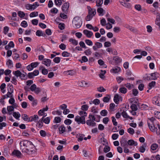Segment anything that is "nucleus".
Returning a JSON list of instances; mask_svg holds the SVG:
<instances>
[{"label":"nucleus","instance_id":"obj_15","mask_svg":"<svg viewBox=\"0 0 160 160\" xmlns=\"http://www.w3.org/2000/svg\"><path fill=\"white\" fill-rule=\"evenodd\" d=\"M46 116H44L42 118L40 119L39 121H38L37 122V127L38 128H41L43 126V119H44V117H45Z\"/></svg>","mask_w":160,"mask_h":160},{"label":"nucleus","instance_id":"obj_58","mask_svg":"<svg viewBox=\"0 0 160 160\" xmlns=\"http://www.w3.org/2000/svg\"><path fill=\"white\" fill-rule=\"evenodd\" d=\"M135 8L137 10L140 11L142 10L141 6L139 4H137L135 6Z\"/></svg>","mask_w":160,"mask_h":160},{"label":"nucleus","instance_id":"obj_16","mask_svg":"<svg viewBox=\"0 0 160 160\" xmlns=\"http://www.w3.org/2000/svg\"><path fill=\"white\" fill-rule=\"evenodd\" d=\"M121 97L119 96L118 94H116L114 97L113 100L116 104H118L120 100V99Z\"/></svg>","mask_w":160,"mask_h":160},{"label":"nucleus","instance_id":"obj_46","mask_svg":"<svg viewBox=\"0 0 160 160\" xmlns=\"http://www.w3.org/2000/svg\"><path fill=\"white\" fill-rule=\"evenodd\" d=\"M61 59L59 57H55L53 60L54 62L56 63H58L60 61Z\"/></svg>","mask_w":160,"mask_h":160},{"label":"nucleus","instance_id":"obj_59","mask_svg":"<svg viewBox=\"0 0 160 160\" xmlns=\"http://www.w3.org/2000/svg\"><path fill=\"white\" fill-rule=\"evenodd\" d=\"M93 17V16L92 15H90L88 14V15L86 17L85 20L86 21H89L92 19Z\"/></svg>","mask_w":160,"mask_h":160},{"label":"nucleus","instance_id":"obj_24","mask_svg":"<svg viewBox=\"0 0 160 160\" xmlns=\"http://www.w3.org/2000/svg\"><path fill=\"white\" fill-rule=\"evenodd\" d=\"M96 9L94 8H93L92 9V10H90L88 11V14L90 15H92V16H94L96 14Z\"/></svg>","mask_w":160,"mask_h":160},{"label":"nucleus","instance_id":"obj_61","mask_svg":"<svg viewBox=\"0 0 160 160\" xmlns=\"http://www.w3.org/2000/svg\"><path fill=\"white\" fill-rule=\"evenodd\" d=\"M119 135L118 134L114 133L112 135V138L113 140L117 139Z\"/></svg>","mask_w":160,"mask_h":160},{"label":"nucleus","instance_id":"obj_12","mask_svg":"<svg viewBox=\"0 0 160 160\" xmlns=\"http://www.w3.org/2000/svg\"><path fill=\"white\" fill-rule=\"evenodd\" d=\"M148 124L149 128L152 132H155V131H156V130H157V128L155 127L154 123H150L148 122Z\"/></svg>","mask_w":160,"mask_h":160},{"label":"nucleus","instance_id":"obj_40","mask_svg":"<svg viewBox=\"0 0 160 160\" xmlns=\"http://www.w3.org/2000/svg\"><path fill=\"white\" fill-rule=\"evenodd\" d=\"M18 14V16L21 18H23L25 16V13L22 11H19Z\"/></svg>","mask_w":160,"mask_h":160},{"label":"nucleus","instance_id":"obj_41","mask_svg":"<svg viewBox=\"0 0 160 160\" xmlns=\"http://www.w3.org/2000/svg\"><path fill=\"white\" fill-rule=\"evenodd\" d=\"M70 53L66 51H64L62 53V55L64 57H68L70 56Z\"/></svg>","mask_w":160,"mask_h":160},{"label":"nucleus","instance_id":"obj_9","mask_svg":"<svg viewBox=\"0 0 160 160\" xmlns=\"http://www.w3.org/2000/svg\"><path fill=\"white\" fill-rule=\"evenodd\" d=\"M121 145L123 147H125L128 146L127 144V142L126 139L123 137L122 138L120 141Z\"/></svg>","mask_w":160,"mask_h":160},{"label":"nucleus","instance_id":"obj_44","mask_svg":"<svg viewBox=\"0 0 160 160\" xmlns=\"http://www.w3.org/2000/svg\"><path fill=\"white\" fill-rule=\"evenodd\" d=\"M116 80L118 82V83H120L122 81L124 80V79L121 77L118 76L116 78Z\"/></svg>","mask_w":160,"mask_h":160},{"label":"nucleus","instance_id":"obj_49","mask_svg":"<svg viewBox=\"0 0 160 160\" xmlns=\"http://www.w3.org/2000/svg\"><path fill=\"white\" fill-rule=\"evenodd\" d=\"M155 23L158 26L159 28L160 29V17L156 19L155 21Z\"/></svg>","mask_w":160,"mask_h":160},{"label":"nucleus","instance_id":"obj_17","mask_svg":"<svg viewBox=\"0 0 160 160\" xmlns=\"http://www.w3.org/2000/svg\"><path fill=\"white\" fill-rule=\"evenodd\" d=\"M86 123L88 125L92 126H94L96 124V123L92 121L90 119L87 120Z\"/></svg>","mask_w":160,"mask_h":160},{"label":"nucleus","instance_id":"obj_19","mask_svg":"<svg viewBox=\"0 0 160 160\" xmlns=\"http://www.w3.org/2000/svg\"><path fill=\"white\" fill-rule=\"evenodd\" d=\"M25 7L27 9L31 11L34 10L35 9V7H32V4H29L25 5Z\"/></svg>","mask_w":160,"mask_h":160},{"label":"nucleus","instance_id":"obj_4","mask_svg":"<svg viewBox=\"0 0 160 160\" xmlns=\"http://www.w3.org/2000/svg\"><path fill=\"white\" fill-rule=\"evenodd\" d=\"M32 146H30L27 150L26 151L25 153H27L28 155H32L34 154L37 151V149L36 147L32 144Z\"/></svg>","mask_w":160,"mask_h":160},{"label":"nucleus","instance_id":"obj_27","mask_svg":"<svg viewBox=\"0 0 160 160\" xmlns=\"http://www.w3.org/2000/svg\"><path fill=\"white\" fill-rule=\"evenodd\" d=\"M108 97H104L102 99V101L104 102H109L110 99V97L109 95H107Z\"/></svg>","mask_w":160,"mask_h":160},{"label":"nucleus","instance_id":"obj_26","mask_svg":"<svg viewBox=\"0 0 160 160\" xmlns=\"http://www.w3.org/2000/svg\"><path fill=\"white\" fill-rule=\"evenodd\" d=\"M7 65H8V67L9 68H11L13 67V63L12 61L10 60L9 59L6 63Z\"/></svg>","mask_w":160,"mask_h":160},{"label":"nucleus","instance_id":"obj_6","mask_svg":"<svg viewBox=\"0 0 160 160\" xmlns=\"http://www.w3.org/2000/svg\"><path fill=\"white\" fill-rule=\"evenodd\" d=\"M102 46V44L99 42H95L94 45L92 47V48L94 51H97L98 49L101 48Z\"/></svg>","mask_w":160,"mask_h":160},{"label":"nucleus","instance_id":"obj_2","mask_svg":"<svg viewBox=\"0 0 160 160\" xmlns=\"http://www.w3.org/2000/svg\"><path fill=\"white\" fill-rule=\"evenodd\" d=\"M33 143L30 141L28 140H23L20 142L21 149L22 152L25 153L27 149L30 146H32Z\"/></svg>","mask_w":160,"mask_h":160},{"label":"nucleus","instance_id":"obj_57","mask_svg":"<svg viewBox=\"0 0 160 160\" xmlns=\"http://www.w3.org/2000/svg\"><path fill=\"white\" fill-rule=\"evenodd\" d=\"M21 25L23 28H26L28 26V24L25 21H23L21 22Z\"/></svg>","mask_w":160,"mask_h":160},{"label":"nucleus","instance_id":"obj_5","mask_svg":"<svg viewBox=\"0 0 160 160\" xmlns=\"http://www.w3.org/2000/svg\"><path fill=\"white\" fill-rule=\"evenodd\" d=\"M69 7V3L68 2L64 3L62 5V10L64 13H68Z\"/></svg>","mask_w":160,"mask_h":160},{"label":"nucleus","instance_id":"obj_38","mask_svg":"<svg viewBox=\"0 0 160 160\" xmlns=\"http://www.w3.org/2000/svg\"><path fill=\"white\" fill-rule=\"evenodd\" d=\"M88 108V106L87 105L85 104L81 106V109L83 111H87Z\"/></svg>","mask_w":160,"mask_h":160},{"label":"nucleus","instance_id":"obj_47","mask_svg":"<svg viewBox=\"0 0 160 160\" xmlns=\"http://www.w3.org/2000/svg\"><path fill=\"white\" fill-rule=\"evenodd\" d=\"M86 43L89 46H92L93 43L89 39H86L85 40Z\"/></svg>","mask_w":160,"mask_h":160},{"label":"nucleus","instance_id":"obj_22","mask_svg":"<svg viewBox=\"0 0 160 160\" xmlns=\"http://www.w3.org/2000/svg\"><path fill=\"white\" fill-rule=\"evenodd\" d=\"M12 154L15 155L17 157H19L21 155V153L18 150H14L12 153Z\"/></svg>","mask_w":160,"mask_h":160},{"label":"nucleus","instance_id":"obj_11","mask_svg":"<svg viewBox=\"0 0 160 160\" xmlns=\"http://www.w3.org/2000/svg\"><path fill=\"white\" fill-rule=\"evenodd\" d=\"M151 80H155L159 77L160 75L159 73L157 72H155L150 74Z\"/></svg>","mask_w":160,"mask_h":160},{"label":"nucleus","instance_id":"obj_62","mask_svg":"<svg viewBox=\"0 0 160 160\" xmlns=\"http://www.w3.org/2000/svg\"><path fill=\"white\" fill-rule=\"evenodd\" d=\"M50 118L48 117L44 119H43V121L46 124H48L50 122Z\"/></svg>","mask_w":160,"mask_h":160},{"label":"nucleus","instance_id":"obj_36","mask_svg":"<svg viewBox=\"0 0 160 160\" xmlns=\"http://www.w3.org/2000/svg\"><path fill=\"white\" fill-rule=\"evenodd\" d=\"M79 85L82 87H85L86 85H88V83L85 81H82L79 82Z\"/></svg>","mask_w":160,"mask_h":160},{"label":"nucleus","instance_id":"obj_25","mask_svg":"<svg viewBox=\"0 0 160 160\" xmlns=\"http://www.w3.org/2000/svg\"><path fill=\"white\" fill-rule=\"evenodd\" d=\"M120 92L122 93L125 94L127 92V89L124 87H122L119 89Z\"/></svg>","mask_w":160,"mask_h":160},{"label":"nucleus","instance_id":"obj_13","mask_svg":"<svg viewBox=\"0 0 160 160\" xmlns=\"http://www.w3.org/2000/svg\"><path fill=\"white\" fill-rule=\"evenodd\" d=\"M121 71V69L120 67H113L112 69H111L110 72L113 73H116L120 72Z\"/></svg>","mask_w":160,"mask_h":160},{"label":"nucleus","instance_id":"obj_60","mask_svg":"<svg viewBox=\"0 0 160 160\" xmlns=\"http://www.w3.org/2000/svg\"><path fill=\"white\" fill-rule=\"evenodd\" d=\"M154 115L158 119H160V112L155 111L154 112Z\"/></svg>","mask_w":160,"mask_h":160},{"label":"nucleus","instance_id":"obj_1","mask_svg":"<svg viewBox=\"0 0 160 160\" xmlns=\"http://www.w3.org/2000/svg\"><path fill=\"white\" fill-rule=\"evenodd\" d=\"M79 115L81 116L80 117L79 116H76L75 121L78 124L80 123L84 124L86 122L85 120V117L87 116V113L86 112L83 111H80Z\"/></svg>","mask_w":160,"mask_h":160},{"label":"nucleus","instance_id":"obj_45","mask_svg":"<svg viewBox=\"0 0 160 160\" xmlns=\"http://www.w3.org/2000/svg\"><path fill=\"white\" fill-rule=\"evenodd\" d=\"M11 82H12L13 84L14 85H17V81L15 77H13L12 79Z\"/></svg>","mask_w":160,"mask_h":160},{"label":"nucleus","instance_id":"obj_53","mask_svg":"<svg viewBox=\"0 0 160 160\" xmlns=\"http://www.w3.org/2000/svg\"><path fill=\"white\" fill-rule=\"evenodd\" d=\"M7 109L8 112H11L14 110V106H8L7 107Z\"/></svg>","mask_w":160,"mask_h":160},{"label":"nucleus","instance_id":"obj_21","mask_svg":"<svg viewBox=\"0 0 160 160\" xmlns=\"http://www.w3.org/2000/svg\"><path fill=\"white\" fill-rule=\"evenodd\" d=\"M36 35L38 36H45L46 35L42 31L40 30H38L36 33Z\"/></svg>","mask_w":160,"mask_h":160},{"label":"nucleus","instance_id":"obj_54","mask_svg":"<svg viewBox=\"0 0 160 160\" xmlns=\"http://www.w3.org/2000/svg\"><path fill=\"white\" fill-rule=\"evenodd\" d=\"M79 44L80 45V47H81L82 48H84L86 49L87 48V47L86 46L84 42L82 41H81L79 43Z\"/></svg>","mask_w":160,"mask_h":160},{"label":"nucleus","instance_id":"obj_14","mask_svg":"<svg viewBox=\"0 0 160 160\" xmlns=\"http://www.w3.org/2000/svg\"><path fill=\"white\" fill-rule=\"evenodd\" d=\"M42 63L46 66L49 67L51 65V60L49 59L45 58L43 60Z\"/></svg>","mask_w":160,"mask_h":160},{"label":"nucleus","instance_id":"obj_50","mask_svg":"<svg viewBox=\"0 0 160 160\" xmlns=\"http://www.w3.org/2000/svg\"><path fill=\"white\" fill-rule=\"evenodd\" d=\"M97 12L98 13H100V15L102 14V15H103V14H102L104 12V10L102 8H99L97 9Z\"/></svg>","mask_w":160,"mask_h":160},{"label":"nucleus","instance_id":"obj_31","mask_svg":"<svg viewBox=\"0 0 160 160\" xmlns=\"http://www.w3.org/2000/svg\"><path fill=\"white\" fill-rule=\"evenodd\" d=\"M96 6L101 7L103 3V0H97L96 1Z\"/></svg>","mask_w":160,"mask_h":160},{"label":"nucleus","instance_id":"obj_28","mask_svg":"<svg viewBox=\"0 0 160 160\" xmlns=\"http://www.w3.org/2000/svg\"><path fill=\"white\" fill-rule=\"evenodd\" d=\"M21 73V72L19 70L14 71L13 72V74L17 78L20 77Z\"/></svg>","mask_w":160,"mask_h":160},{"label":"nucleus","instance_id":"obj_35","mask_svg":"<svg viewBox=\"0 0 160 160\" xmlns=\"http://www.w3.org/2000/svg\"><path fill=\"white\" fill-rule=\"evenodd\" d=\"M38 12H31L29 15L31 18L36 17L38 16Z\"/></svg>","mask_w":160,"mask_h":160},{"label":"nucleus","instance_id":"obj_64","mask_svg":"<svg viewBox=\"0 0 160 160\" xmlns=\"http://www.w3.org/2000/svg\"><path fill=\"white\" fill-rule=\"evenodd\" d=\"M111 45V43L109 42H106L104 43V46L106 48L109 47Z\"/></svg>","mask_w":160,"mask_h":160},{"label":"nucleus","instance_id":"obj_63","mask_svg":"<svg viewBox=\"0 0 160 160\" xmlns=\"http://www.w3.org/2000/svg\"><path fill=\"white\" fill-rule=\"evenodd\" d=\"M65 25L64 23H60L58 25V28L61 30H62L64 29Z\"/></svg>","mask_w":160,"mask_h":160},{"label":"nucleus","instance_id":"obj_48","mask_svg":"<svg viewBox=\"0 0 160 160\" xmlns=\"http://www.w3.org/2000/svg\"><path fill=\"white\" fill-rule=\"evenodd\" d=\"M130 108L133 111H136L138 110V108L136 105L134 104H132Z\"/></svg>","mask_w":160,"mask_h":160},{"label":"nucleus","instance_id":"obj_23","mask_svg":"<svg viewBox=\"0 0 160 160\" xmlns=\"http://www.w3.org/2000/svg\"><path fill=\"white\" fill-rule=\"evenodd\" d=\"M13 116L16 119H19V118L20 117V114L18 112H14L13 113Z\"/></svg>","mask_w":160,"mask_h":160},{"label":"nucleus","instance_id":"obj_39","mask_svg":"<svg viewBox=\"0 0 160 160\" xmlns=\"http://www.w3.org/2000/svg\"><path fill=\"white\" fill-rule=\"evenodd\" d=\"M108 112L106 110H103L101 111L100 114L102 116H107L108 114Z\"/></svg>","mask_w":160,"mask_h":160},{"label":"nucleus","instance_id":"obj_7","mask_svg":"<svg viewBox=\"0 0 160 160\" xmlns=\"http://www.w3.org/2000/svg\"><path fill=\"white\" fill-rule=\"evenodd\" d=\"M153 103L158 106H160V97H154L152 100Z\"/></svg>","mask_w":160,"mask_h":160},{"label":"nucleus","instance_id":"obj_55","mask_svg":"<svg viewBox=\"0 0 160 160\" xmlns=\"http://www.w3.org/2000/svg\"><path fill=\"white\" fill-rule=\"evenodd\" d=\"M72 121L70 119H66L64 121L65 124L67 125H70L72 123Z\"/></svg>","mask_w":160,"mask_h":160},{"label":"nucleus","instance_id":"obj_56","mask_svg":"<svg viewBox=\"0 0 160 160\" xmlns=\"http://www.w3.org/2000/svg\"><path fill=\"white\" fill-rule=\"evenodd\" d=\"M115 107V104L114 103H111L109 105V109L111 111H113Z\"/></svg>","mask_w":160,"mask_h":160},{"label":"nucleus","instance_id":"obj_51","mask_svg":"<svg viewBox=\"0 0 160 160\" xmlns=\"http://www.w3.org/2000/svg\"><path fill=\"white\" fill-rule=\"evenodd\" d=\"M22 117L24 121H28V116L27 114H22Z\"/></svg>","mask_w":160,"mask_h":160},{"label":"nucleus","instance_id":"obj_20","mask_svg":"<svg viewBox=\"0 0 160 160\" xmlns=\"http://www.w3.org/2000/svg\"><path fill=\"white\" fill-rule=\"evenodd\" d=\"M146 145V144L144 143L143 144L142 146L140 147L139 151L140 152L142 153H143L145 152Z\"/></svg>","mask_w":160,"mask_h":160},{"label":"nucleus","instance_id":"obj_10","mask_svg":"<svg viewBox=\"0 0 160 160\" xmlns=\"http://www.w3.org/2000/svg\"><path fill=\"white\" fill-rule=\"evenodd\" d=\"M83 33L88 38H90L93 35L92 32L87 30H84L83 31Z\"/></svg>","mask_w":160,"mask_h":160},{"label":"nucleus","instance_id":"obj_52","mask_svg":"<svg viewBox=\"0 0 160 160\" xmlns=\"http://www.w3.org/2000/svg\"><path fill=\"white\" fill-rule=\"evenodd\" d=\"M112 120L113 124L114 126H117L118 124L117 122L116 121V119L114 116L112 117Z\"/></svg>","mask_w":160,"mask_h":160},{"label":"nucleus","instance_id":"obj_3","mask_svg":"<svg viewBox=\"0 0 160 160\" xmlns=\"http://www.w3.org/2000/svg\"><path fill=\"white\" fill-rule=\"evenodd\" d=\"M72 23L76 29L79 28L82 25V22L80 18L78 16L75 17L72 21Z\"/></svg>","mask_w":160,"mask_h":160},{"label":"nucleus","instance_id":"obj_33","mask_svg":"<svg viewBox=\"0 0 160 160\" xmlns=\"http://www.w3.org/2000/svg\"><path fill=\"white\" fill-rule=\"evenodd\" d=\"M156 84V82L154 81H152L150 83H149L148 86L149 87V89L152 88L153 87H154Z\"/></svg>","mask_w":160,"mask_h":160},{"label":"nucleus","instance_id":"obj_42","mask_svg":"<svg viewBox=\"0 0 160 160\" xmlns=\"http://www.w3.org/2000/svg\"><path fill=\"white\" fill-rule=\"evenodd\" d=\"M54 121L55 123H58L61 122V118L59 117H56L55 118Z\"/></svg>","mask_w":160,"mask_h":160},{"label":"nucleus","instance_id":"obj_37","mask_svg":"<svg viewBox=\"0 0 160 160\" xmlns=\"http://www.w3.org/2000/svg\"><path fill=\"white\" fill-rule=\"evenodd\" d=\"M40 135L42 137H45L47 136L46 132L43 130H41L40 131Z\"/></svg>","mask_w":160,"mask_h":160},{"label":"nucleus","instance_id":"obj_34","mask_svg":"<svg viewBox=\"0 0 160 160\" xmlns=\"http://www.w3.org/2000/svg\"><path fill=\"white\" fill-rule=\"evenodd\" d=\"M97 90L99 92H105L106 90L103 87L100 86L97 88Z\"/></svg>","mask_w":160,"mask_h":160},{"label":"nucleus","instance_id":"obj_18","mask_svg":"<svg viewBox=\"0 0 160 160\" xmlns=\"http://www.w3.org/2000/svg\"><path fill=\"white\" fill-rule=\"evenodd\" d=\"M85 135L82 134L78 133L76 135V137H79L78 139V141H81L83 140V138L84 137Z\"/></svg>","mask_w":160,"mask_h":160},{"label":"nucleus","instance_id":"obj_30","mask_svg":"<svg viewBox=\"0 0 160 160\" xmlns=\"http://www.w3.org/2000/svg\"><path fill=\"white\" fill-rule=\"evenodd\" d=\"M69 41L70 42H71L73 45H77L78 44V41L75 39L73 38H70L69 40Z\"/></svg>","mask_w":160,"mask_h":160},{"label":"nucleus","instance_id":"obj_29","mask_svg":"<svg viewBox=\"0 0 160 160\" xmlns=\"http://www.w3.org/2000/svg\"><path fill=\"white\" fill-rule=\"evenodd\" d=\"M113 60L117 63H119L121 62L122 59L118 57H114Z\"/></svg>","mask_w":160,"mask_h":160},{"label":"nucleus","instance_id":"obj_43","mask_svg":"<svg viewBox=\"0 0 160 160\" xmlns=\"http://www.w3.org/2000/svg\"><path fill=\"white\" fill-rule=\"evenodd\" d=\"M158 147V145L156 143L152 144L151 146V149L152 150H156Z\"/></svg>","mask_w":160,"mask_h":160},{"label":"nucleus","instance_id":"obj_32","mask_svg":"<svg viewBox=\"0 0 160 160\" xmlns=\"http://www.w3.org/2000/svg\"><path fill=\"white\" fill-rule=\"evenodd\" d=\"M124 85L129 90L131 89L133 86V84H131L129 83H127L126 84H125Z\"/></svg>","mask_w":160,"mask_h":160},{"label":"nucleus","instance_id":"obj_8","mask_svg":"<svg viewBox=\"0 0 160 160\" xmlns=\"http://www.w3.org/2000/svg\"><path fill=\"white\" fill-rule=\"evenodd\" d=\"M59 132L60 134H63L64 136H65V132H66L65 127L63 125H61L59 127Z\"/></svg>","mask_w":160,"mask_h":160}]
</instances>
